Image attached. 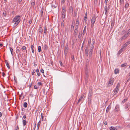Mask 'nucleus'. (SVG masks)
Listing matches in <instances>:
<instances>
[{
  "instance_id": "nucleus-6",
  "label": "nucleus",
  "mask_w": 130,
  "mask_h": 130,
  "mask_svg": "<svg viewBox=\"0 0 130 130\" xmlns=\"http://www.w3.org/2000/svg\"><path fill=\"white\" fill-rule=\"evenodd\" d=\"M109 9L110 8L109 7H107V6H105L104 7V10L105 11V14L106 16L108 14V13Z\"/></svg>"
},
{
  "instance_id": "nucleus-56",
  "label": "nucleus",
  "mask_w": 130,
  "mask_h": 130,
  "mask_svg": "<svg viewBox=\"0 0 130 130\" xmlns=\"http://www.w3.org/2000/svg\"><path fill=\"white\" fill-rule=\"evenodd\" d=\"M40 71L41 72H42V73H44V71L43 69L41 70H40Z\"/></svg>"
},
{
  "instance_id": "nucleus-15",
  "label": "nucleus",
  "mask_w": 130,
  "mask_h": 130,
  "mask_svg": "<svg viewBox=\"0 0 130 130\" xmlns=\"http://www.w3.org/2000/svg\"><path fill=\"white\" fill-rule=\"evenodd\" d=\"M23 124L24 126H25L27 123L26 121L25 120H24L23 118Z\"/></svg>"
},
{
  "instance_id": "nucleus-17",
  "label": "nucleus",
  "mask_w": 130,
  "mask_h": 130,
  "mask_svg": "<svg viewBox=\"0 0 130 130\" xmlns=\"http://www.w3.org/2000/svg\"><path fill=\"white\" fill-rule=\"evenodd\" d=\"M5 62L6 64V66H7V67H8V69H10V66H9V63H8V62L7 61V60H5Z\"/></svg>"
},
{
  "instance_id": "nucleus-60",
  "label": "nucleus",
  "mask_w": 130,
  "mask_h": 130,
  "mask_svg": "<svg viewBox=\"0 0 130 130\" xmlns=\"http://www.w3.org/2000/svg\"><path fill=\"white\" fill-rule=\"evenodd\" d=\"M94 24V23H91V27H93V26Z\"/></svg>"
},
{
  "instance_id": "nucleus-55",
  "label": "nucleus",
  "mask_w": 130,
  "mask_h": 130,
  "mask_svg": "<svg viewBox=\"0 0 130 130\" xmlns=\"http://www.w3.org/2000/svg\"><path fill=\"white\" fill-rule=\"evenodd\" d=\"M71 58L72 60H74V56H71Z\"/></svg>"
},
{
  "instance_id": "nucleus-12",
  "label": "nucleus",
  "mask_w": 130,
  "mask_h": 130,
  "mask_svg": "<svg viewBox=\"0 0 130 130\" xmlns=\"http://www.w3.org/2000/svg\"><path fill=\"white\" fill-rule=\"evenodd\" d=\"M110 130H117V129L116 127H114L113 126L110 127L109 128Z\"/></svg>"
},
{
  "instance_id": "nucleus-64",
  "label": "nucleus",
  "mask_w": 130,
  "mask_h": 130,
  "mask_svg": "<svg viewBox=\"0 0 130 130\" xmlns=\"http://www.w3.org/2000/svg\"><path fill=\"white\" fill-rule=\"evenodd\" d=\"M128 33H130V28L128 31Z\"/></svg>"
},
{
  "instance_id": "nucleus-40",
  "label": "nucleus",
  "mask_w": 130,
  "mask_h": 130,
  "mask_svg": "<svg viewBox=\"0 0 130 130\" xmlns=\"http://www.w3.org/2000/svg\"><path fill=\"white\" fill-rule=\"evenodd\" d=\"M51 7L54 8H56L57 7V6L54 5H51Z\"/></svg>"
},
{
  "instance_id": "nucleus-48",
  "label": "nucleus",
  "mask_w": 130,
  "mask_h": 130,
  "mask_svg": "<svg viewBox=\"0 0 130 130\" xmlns=\"http://www.w3.org/2000/svg\"><path fill=\"white\" fill-rule=\"evenodd\" d=\"M41 118H42V121H43V118H44V116L42 115V113H41Z\"/></svg>"
},
{
  "instance_id": "nucleus-8",
  "label": "nucleus",
  "mask_w": 130,
  "mask_h": 130,
  "mask_svg": "<svg viewBox=\"0 0 130 130\" xmlns=\"http://www.w3.org/2000/svg\"><path fill=\"white\" fill-rule=\"evenodd\" d=\"M95 15H94L93 17L91 19V23H94L95 21Z\"/></svg>"
},
{
  "instance_id": "nucleus-39",
  "label": "nucleus",
  "mask_w": 130,
  "mask_h": 130,
  "mask_svg": "<svg viewBox=\"0 0 130 130\" xmlns=\"http://www.w3.org/2000/svg\"><path fill=\"white\" fill-rule=\"evenodd\" d=\"M74 24L72 23V25H71V30H72H72L73 29L74 27Z\"/></svg>"
},
{
  "instance_id": "nucleus-27",
  "label": "nucleus",
  "mask_w": 130,
  "mask_h": 130,
  "mask_svg": "<svg viewBox=\"0 0 130 130\" xmlns=\"http://www.w3.org/2000/svg\"><path fill=\"white\" fill-rule=\"evenodd\" d=\"M130 33H128V32L126 33L123 36H124L125 38V39L128 37V34H129Z\"/></svg>"
},
{
  "instance_id": "nucleus-45",
  "label": "nucleus",
  "mask_w": 130,
  "mask_h": 130,
  "mask_svg": "<svg viewBox=\"0 0 130 130\" xmlns=\"http://www.w3.org/2000/svg\"><path fill=\"white\" fill-rule=\"evenodd\" d=\"M38 85L39 86H41L42 85V84L40 82H39L38 83Z\"/></svg>"
},
{
  "instance_id": "nucleus-9",
  "label": "nucleus",
  "mask_w": 130,
  "mask_h": 130,
  "mask_svg": "<svg viewBox=\"0 0 130 130\" xmlns=\"http://www.w3.org/2000/svg\"><path fill=\"white\" fill-rule=\"evenodd\" d=\"M68 46H66L65 48L64 49V53L65 55L67 54L68 53Z\"/></svg>"
},
{
  "instance_id": "nucleus-10",
  "label": "nucleus",
  "mask_w": 130,
  "mask_h": 130,
  "mask_svg": "<svg viewBox=\"0 0 130 130\" xmlns=\"http://www.w3.org/2000/svg\"><path fill=\"white\" fill-rule=\"evenodd\" d=\"M73 8L72 6H70L69 9L70 13L71 12L72 13L73 12Z\"/></svg>"
},
{
  "instance_id": "nucleus-53",
  "label": "nucleus",
  "mask_w": 130,
  "mask_h": 130,
  "mask_svg": "<svg viewBox=\"0 0 130 130\" xmlns=\"http://www.w3.org/2000/svg\"><path fill=\"white\" fill-rule=\"evenodd\" d=\"M6 12H4L3 13V15L5 16V17L6 16Z\"/></svg>"
},
{
  "instance_id": "nucleus-19",
  "label": "nucleus",
  "mask_w": 130,
  "mask_h": 130,
  "mask_svg": "<svg viewBox=\"0 0 130 130\" xmlns=\"http://www.w3.org/2000/svg\"><path fill=\"white\" fill-rule=\"evenodd\" d=\"M10 51L11 55L12 56H13V49L12 48L10 47Z\"/></svg>"
},
{
  "instance_id": "nucleus-21",
  "label": "nucleus",
  "mask_w": 130,
  "mask_h": 130,
  "mask_svg": "<svg viewBox=\"0 0 130 130\" xmlns=\"http://www.w3.org/2000/svg\"><path fill=\"white\" fill-rule=\"evenodd\" d=\"M115 110L116 111H118L119 110V105H117L116 106Z\"/></svg>"
},
{
  "instance_id": "nucleus-3",
  "label": "nucleus",
  "mask_w": 130,
  "mask_h": 130,
  "mask_svg": "<svg viewBox=\"0 0 130 130\" xmlns=\"http://www.w3.org/2000/svg\"><path fill=\"white\" fill-rule=\"evenodd\" d=\"M88 63H87L86 66V67H85V79H87L89 76V75L88 73L89 72L88 71Z\"/></svg>"
},
{
  "instance_id": "nucleus-26",
  "label": "nucleus",
  "mask_w": 130,
  "mask_h": 130,
  "mask_svg": "<svg viewBox=\"0 0 130 130\" xmlns=\"http://www.w3.org/2000/svg\"><path fill=\"white\" fill-rule=\"evenodd\" d=\"M43 9L42 8L41 10V17H42V16H43Z\"/></svg>"
},
{
  "instance_id": "nucleus-30",
  "label": "nucleus",
  "mask_w": 130,
  "mask_h": 130,
  "mask_svg": "<svg viewBox=\"0 0 130 130\" xmlns=\"http://www.w3.org/2000/svg\"><path fill=\"white\" fill-rule=\"evenodd\" d=\"M64 20H63L61 22V26L62 27H64Z\"/></svg>"
},
{
  "instance_id": "nucleus-7",
  "label": "nucleus",
  "mask_w": 130,
  "mask_h": 130,
  "mask_svg": "<svg viewBox=\"0 0 130 130\" xmlns=\"http://www.w3.org/2000/svg\"><path fill=\"white\" fill-rule=\"evenodd\" d=\"M113 79L110 78L109 79L108 83V86H111L113 84Z\"/></svg>"
},
{
  "instance_id": "nucleus-14",
  "label": "nucleus",
  "mask_w": 130,
  "mask_h": 130,
  "mask_svg": "<svg viewBox=\"0 0 130 130\" xmlns=\"http://www.w3.org/2000/svg\"><path fill=\"white\" fill-rule=\"evenodd\" d=\"M123 49V48H122L119 50V51L117 53V55H119L122 52Z\"/></svg>"
},
{
  "instance_id": "nucleus-36",
  "label": "nucleus",
  "mask_w": 130,
  "mask_h": 130,
  "mask_svg": "<svg viewBox=\"0 0 130 130\" xmlns=\"http://www.w3.org/2000/svg\"><path fill=\"white\" fill-rule=\"evenodd\" d=\"M86 26H85L84 28L83 31V34L84 35L86 33Z\"/></svg>"
},
{
  "instance_id": "nucleus-42",
  "label": "nucleus",
  "mask_w": 130,
  "mask_h": 130,
  "mask_svg": "<svg viewBox=\"0 0 130 130\" xmlns=\"http://www.w3.org/2000/svg\"><path fill=\"white\" fill-rule=\"evenodd\" d=\"M32 19H31L29 21V26H30V24L32 23Z\"/></svg>"
},
{
  "instance_id": "nucleus-50",
  "label": "nucleus",
  "mask_w": 130,
  "mask_h": 130,
  "mask_svg": "<svg viewBox=\"0 0 130 130\" xmlns=\"http://www.w3.org/2000/svg\"><path fill=\"white\" fill-rule=\"evenodd\" d=\"M36 72V70H33V72H32V75H33L34 74V73H35V72Z\"/></svg>"
},
{
  "instance_id": "nucleus-61",
  "label": "nucleus",
  "mask_w": 130,
  "mask_h": 130,
  "mask_svg": "<svg viewBox=\"0 0 130 130\" xmlns=\"http://www.w3.org/2000/svg\"><path fill=\"white\" fill-rule=\"evenodd\" d=\"M2 75L4 77L5 75V74L4 73V72H3L2 73Z\"/></svg>"
},
{
  "instance_id": "nucleus-62",
  "label": "nucleus",
  "mask_w": 130,
  "mask_h": 130,
  "mask_svg": "<svg viewBox=\"0 0 130 130\" xmlns=\"http://www.w3.org/2000/svg\"><path fill=\"white\" fill-rule=\"evenodd\" d=\"M14 80L15 81V82H17V79H16V78H15V76H14Z\"/></svg>"
},
{
  "instance_id": "nucleus-20",
  "label": "nucleus",
  "mask_w": 130,
  "mask_h": 130,
  "mask_svg": "<svg viewBox=\"0 0 130 130\" xmlns=\"http://www.w3.org/2000/svg\"><path fill=\"white\" fill-rule=\"evenodd\" d=\"M79 19L78 18H77L76 22V25H78L79 24Z\"/></svg>"
},
{
  "instance_id": "nucleus-34",
  "label": "nucleus",
  "mask_w": 130,
  "mask_h": 130,
  "mask_svg": "<svg viewBox=\"0 0 130 130\" xmlns=\"http://www.w3.org/2000/svg\"><path fill=\"white\" fill-rule=\"evenodd\" d=\"M47 31L46 27V26H44V32L45 34Z\"/></svg>"
},
{
  "instance_id": "nucleus-1",
  "label": "nucleus",
  "mask_w": 130,
  "mask_h": 130,
  "mask_svg": "<svg viewBox=\"0 0 130 130\" xmlns=\"http://www.w3.org/2000/svg\"><path fill=\"white\" fill-rule=\"evenodd\" d=\"M91 41L90 39L89 40L88 45L89 46V47L88 48V47H86L85 50L86 56H88V49H89L90 50V51L89 53V56L91 57L92 55V53L93 52V49L94 47V41H93L92 42V44L91 45Z\"/></svg>"
},
{
  "instance_id": "nucleus-11",
  "label": "nucleus",
  "mask_w": 130,
  "mask_h": 130,
  "mask_svg": "<svg viewBox=\"0 0 130 130\" xmlns=\"http://www.w3.org/2000/svg\"><path fill=\"white\" fill-rule=\"evenodd\" d=\"M119 70L118 69H116L114 70V73L115 74H117L119 73Z\"/></svg>"
},
{
  "instance_id": "nucleus-37",
  "label": "nucleus",
  "mask_w": 130,
  "mask_h": 130,
  "mask_svg": "<svg viewBox=\"0 0 130 130\" xmlns=\"http://www.w3.org/2000/svg\"><path fill=\"white\" fill-rule=\"evenodd\" d=\"M124 0H120V3L121 5H123L124 3Z\"/></svg>"
},
{
  "instance_id": "nucleus-54",
  "label": "nucleus",
  "mask_w": 130,
  "mask_h": 130,
  "mask_svg": "<svg viewBox=\"0 0 130 130\" xmlns=\"http://www.w3.org/2000/svg\"><path fill=\"white\" fill-rule=\"evenodd\" d=\"M126 43L128 45L130 44V41H127L126 42Z\"/></svg>"
},
{
  "instance_id": "nucleus-13",
  "label": "nucleus",
  "mask_w": 130,
  "mask_h": 130,
  "mask_svg": "<svg viewBox=\"0 0 130 130\" xmlns=\"http://www.w3.org/2000/svg\"><path fill=\"white\" fill-rule=\"evenodd\" d=\"M111 108V106L110 105H109L108 107H107L106 111V112L107 113L109 111V110Z\"/></svg>"
},
{
  "instance_id": "nucleus-57",
  "label": "nucleus",
  "mask_w": 130,
  "mask_h": 130,
  "mask_svg": "<svg viewBox=\"0 0 130 130\" xmlns=\"http://www.w3.org/2000/svg\"><path fill=\"white\" fill-rule=\"evenodd\" d=\"M31 49H33L34 46L33 45H31Z\"/></svg>"
},
{
  "instance_id": "nucleus-33",
  "label": "nucleus",
  "mask_w": 130,
  "mask_h": 130,
  "mask_svg": "<svg viewBox=\"0 0 130 130\" xmlns=\"http://www.w3.org/2000/svg\"><path fill=\"white\" fill-rule=\"evenodd\" d=\"M24 107L25 108H26L27 107V104L26 102H25L23 104Z\"/></svg>"
},
{
  "instance_id": "nucleus-38",
  "label": "nucleus",
  "mask_w": 130,
  "mask_h": 130,
  "mask_svg": "<svg viewBox=\"0 0 130 130\" xmlns=\"http://www.w3.org/2000/svg\"><path fill=\"white\" fill-rule=\"evenodd\" d=\"M35 4V2H32L31 3V7H34Z\"/></svg>"
},
{
  "instance_id": "nucleus-5",
  "label": "nucleus",
  "mask_w": 130,
  "mask_h": 130,
  "mask_svg": "<svg viewBox=\"0 0 130 130\" xmlns=\"http://www.w3.org/2000/svg\"><path fill=\"white\" fill-rule=\"evenodd\" d=\"M66 10L65 8H62V19H64L65 18L66 16Z\"/></svg>"
},
{
  "instance_id": "nucleus-49",
  "label": "nucleus",
  "mask_w": 130,
  "mask_h": 130,
  "mask_svg": "<svg viewBox=\"0 0 130 130\" xmlns=\"http://www.w3.org/2000/svg\"><path fill=\"white\" fill-rule=\"evenodd\" d=\"M22 49L23 50H25L26 49V47L25 46H24L22 47Z\"/></svg>"
},
{
  "instance_id": "nucleus-22",
  "label": "nucleus",
  "mask_w": 130,
  "mask_h": 130,
  "mask_svg": "<svg viewBox=\"0 0 130 130\" xmlns=\"http://www.w3.org/2000/svg\"><path fill=\"white\" fill-rule=\"evenodd\" d=\"M39 31L40 32L41 34H42L43 32V30L42 27H40L39 29Z\"/></svg>"
},
{
  "instance_id": "nucleus-4",
  "label": "nucleus",
  "mask_w": 130,
  "mask_h": 130,
  "mask_svg": "<svg viewBox=\"0 0 130 130\" xmlns=\"http://www.w3.org/2000/svg\"><path fill=\"white\" fill-rule=\"evenodd\" d=\"M120 87V84L119 83H118L117 85L116 88L114 90V95H115L118 93Z\"/></svg>"
},
{
  "instance_id": "nucleus-63",
  "label": "nucleus",
  "mask_w": 130,
  "mask_h": 130,
  "mask_svg": "<svg viewBox=\"0 0 130 130\" xmlns=\"http://www.w3.org/2000/svg\"><path fill=\"white\" fill-rule=\"evenodd\" d=\"M36 124L35 123L34 125V130H35V129L36 127Z\"/></svg>"
},
{
  "instance_id": "nucleus-29",
  "label": "nucleus",
  "mask_w": 130,
  "mask_h": 130,
  "mask_svg": "<svg viewBox=\"0 0 130 130\" xmlns=\"http://www.w3.org/2000/svg\"><path fill=\"white\" fill-rule=\"evenodd\" d=\"M78 32V30H74V35H76L77 34Z\"/></svg>"
},
{
  "instance_id": "nucleus-58",
  "label": "nucleus",
  "mask_w": 130,
  "mask_h": 130,
  "mask_svg": "<svg viewBox=\"0 0 130 130\" xmlns=\"http://www.w3.org/2000/svg\"><path fill=\"white\" fill-rule=\"evenodd\" d=\"M94 3L95 4H97L98 3L97 0H94Z\"/></svg>"
},
{
  "instance_id": "nucleus-43",
  "label": "nucleus",
  "mask_w": 130,
  "mask_h": 130,
  "mask_svg": "<svg viewBox=\"0 0 130 130\" xmlns=\"http://www.w3.org/2000/svg\"><path fill=\"white\" fill-rule=\"evenodd\" d=\"M92 92H91L90 91H89L88 96L89 97H91L92 96Z\"/></svg>"
},
{
  "instance_id": "nucleus-25",
  "label": "nucleus",
  "mask_w": 130,
  "mask_h": 130,
  "mask_svg": "<svg viewBox=\"0 0 130 130\" xmlns=\"http://www.w3.org/2000/svg\"><path fill=\"white\" fill-rule=\"evenodd\" d=\"M41 124V122H40V121L37 124V128L38 129H39V127H40V126Z\"/></svg>"
},
{
  "instance_id": "nucleus-47",
  "label": "nucleus",
  "mask_w": 130,
  "mask_h": 130,
  "mask_svg": "<svg viewBox=\"0 0 130 130\" xmlns=\"http://www.w3.org/2000/svg\"><path fill=\"white\" fill-rule=\"evenodd\" d=\"M38 87H37V86L36 85H35L34 87V88L35 89H37L38 88Z\"/></svg>"
},
{
  "instance_id": "nucleus-44",
  "label": "nucleus",
  "mask_w": 130,
  "mask_h": 130,
  "mask_svg": "<svg viewBox=\"0 0 130 130\" xmlns=\"http://www.w3.org/2000/svg\"><path fill=\"white\" fill-rule=\"evenodd\" d=\"M126 66V64H122L121 65V66L122 67H124Z\"/></svg>"
},
{
  "instance_id": "nucleus-51",
  "label": "nucleus",
  "mask_w": 130,
  "mask_h": 130,
  "mask_svg": "<svg viewBox=\"0 0 130 130\" xmlns=\"http://www.w3.org/2000/svg\"><path fill=\"white\" fill-rule=\"evenodd\" d=\"M87 12H86L85 14V15L84 18H87Z\"/></svg>"
},
{
  "instance_id": "nucleus-24",
  "label": "nucleus",
  "mask_w": 130,
  "mask_h": 130,
  "mask_svg": "<svg viewBox=\"0 0 130 130\" xmlns=\"http://www.w3.org/2000/svg\"><path fill=\"white\" fill-rule=\"evenodd\" d=\"M124 36H123L122 37H121L120 39H119V40L120 41H122L123 40H125L126 39L125 38Z\"/></svg>"
},
{
  "instance_id": "nucleus-18",
  "label": "nucleus",
  "mask_w": 130,
  "mask_h": 130,
  "mask_svg": "<svg viewBox=\"0 0 130 130\" xmlns=\"http://www.w3.org/2000/svg\"><path fill=\"white\" fill-rule=\"evenodd\" d=\"M16 53L18 55L19 54H20L21 52H20V51L19 49L17 48L16 50Z\"/></svg>"
},
{
  "instance_id": "nucleus-59",
  "label": "nucleus",
  "mask_w": 130,
  "mask_h": 130,
  "mask_svg": "<svg viewBox=\"0 0 130 130\" xmlns=\"http://www.w3.org/2000/svg\"><path fill=\"white\" fill-rule=\"evenodd\" d=\"M128 106H129L128 105H126L125 107V108L126 109H127L128 107Z\"/></svg>"
},
{
  "instance_id": "nucleus-32",
  "label": "nucleus",
  "mask_w": 130,
  "mask_h": 130,
  "mask_svg": "<svg viewBox=\"0 0 130 130\" xmlns=\"http://www.w3.org/2000/svg\"><path fill=\"white\" fill-rule=\"evenodd\" d=\"M38 51L39 52H40L41 51V47L40 46H39L38 48Z\"/></svg>"
},
{
  "instance_id": "nucleus-31",
  "label": "nucleus",
  "mask_w": 130,
  "mask_h": 130,
  "mask_svg": "<svg viewBox=\"0 0 130 130\" xmlns=\"http://www.w3.org/2000/svg\"><path fill=\"white\" fill-rule=\"evenodd\" d=\"M114 25V23L113 22V21H111V28H113V26Z\"/></svg>"
},
{
  "instance_id": "nucleus-2",
  "label": "nucleus",
  "mask_w": 130,
  "mask_h": 130,
  "mask_svg": "<svg viewBox=\"0 0 130 130\" xmlns=\"http://www.w3.org/2000/svg\"><path fill=\"white\" fill-rule=\"evenodd\" d=\"M20 18V15H17L13 19L12 22L13 23L15 22L14 25V27L16 26L19 23L21 20Z\"/></svg>"
},
{
  "instance_id": "nucleus-41",
  "label": "nucleus",
  "mask_w": 130,
  "mask_h": 130,
  "mask_svg": "<svg viewBox=\"0 0 130 130\" xmlns=\"http://www.w3.org/2000/svg\"><path fill=\"white\" fill-rule=\"evenodd\" d=\"M127 100V99H124L122 101V102L123 103H124Z\"/></svg>"
},
{
  "instance_id": "nucleus-46",
  "label": "nucleus",
  "mask_w": 130,
  "mask_h": 130,
  "mask_svg": "<svg viewBox=\"0 0 130 130\" xmlns=\"http://www.w3.org/2000/svg\"><path fill=\"white\" fill-rule=\"evenodd\" d=\"M78 28V26L77 25H76V26L75 27V30H78L77 29Z\"/></svg>"
},
{
  "instance_id": "nucleus-23",
  "label": "nucleus",
  "mask_w": 130,
  "mask_h": 130,
  "mask_svg": "<svg viewBox=\"0 0 130 130\" xmlns=\"http://www.w3.org/2000/svg\"><path fill=\"white\" fill-rule=\"evenodd\" d=\"M128 45L127 44V43H125V44H124L123 45V47L122 48H123V49L124 48L126 47Z\"/></svg>"
},
{
  "instance_id": "nucleus-52",
  "label": "nucleus",
  "mask_w": 130,
  "mask_h": 130,
  "mask_svg": "<svg viewBox=\"0 0 130 130\" xmlns=\"http://www.w3.org/2000/svg\"><path fill=\"white\" fill-rule=\"evenodd\" d=\"M81 36H82V35L80 33V32L78 35V37L80 38L81 37Z\"/></svg>"
},
{
  "instance_id": "nucleus-16",
  "label": "nucleus",
  "mask_w": 130,
  "mask_h": 130,
  "mask_svg": "<svg viewBox=\"0 0 130 130\" xmlns=\"http://www.w3.org/2000/svg\"><path fill=\"white\" fill-rule=\"evenodd\" d=\"M84 96V95H82L81 96V97L79 98V100L77 102V103L78 104L79 102L81 100L83 99V96Z\"/></svg>"
},
{
  "instance_id": "nucleus-35",
  "label": "nucleus",
  "mask_w": 130,
  "mask_h": 130,
  "mask_svg": "<svg viewBox=\"0 0 130 130\" xmlns=\"http://www.w3.org/2000/svg\"><path fill=\"white\" fill-rule=\"evenodd\" d=\"M48 46L46 44H45L44 45V50H47L48 49Z\"/></svg>"
},
{
  "instance_id": "nucleus-28",
  "label": "nucleus",
  "mask_w": 130,
  "mask_h": 130,
  "mask_svg": "<svg viewBox=\"0 0 130 130\" xmlns=\"http://www.w3.org/2000/svg\"><path fill=\"white\" fill-rule=\"evenodd\" d=\"M129 6V4L128 3L126 2L125 4V8H127Z\"/></svg>"
}]
</instances>
